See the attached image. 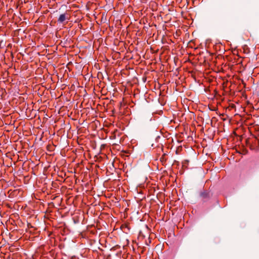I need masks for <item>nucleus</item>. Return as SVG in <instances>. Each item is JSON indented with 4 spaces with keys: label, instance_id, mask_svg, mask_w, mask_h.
<instances>
[{
    "label": "nucleus",
    "instance_id": "f257e3e1",
    "mask_svg": "<svg viewBox=\"0 0 259 259\" xmlns=\"http://www.w3.org/2000/svg\"><path fill=\"white\" fill-rule=\"evenodd\" d=\"M69 19V16L67 13H63L61 14L58 19V22L60 23H64L66 20H68Z\"/></svg>",
    "mask_w": 259,
    "mask_h": 259
},
{
    "label": "nucleus",
    "instance_id": "f03ea898",
    "mask_svg": "<svg viewBox=\"0 0 259 259\" xmlns=\"http://www.w3.org/2000/svg\"><path fill=\"white\" fill-rule=\"evenodd\" d=\"M199 195L200 197L204 200L209 199L210 196L209 193L205 191L200 192Z\"/></svg>",
    "mask_w": 259,
    "mask_h": 259
},
{
    "label": "nucleus",
    "instance_id": "7ed1b4c3",
    "mask_svg": "<svg viewBox=\"0 0 259 259\" xmlns=\"http://www.w3.org/2000/svg\"><path fill=\"white\" fill-rule=\"evenodd\" d=\"M223 9H219L215 12V15L217 17H220L223 15Z\"/></svg>",
    "mask_w": 259,
    "mask_h": 259
},
{
    "label": "nucleus",
    "instance_id": "20e7f679",
    "mask_svg": "<svg viewBox=\"0 0 259 259\" xmlns=\"http://www.w3.org/2000/svg\"><path fill=\"white\" fill-rule=\"evenodd\" d=\"M189 161L188 160H185L183 162V165L184 166L185 164H188L189 163Z\"/></svg>",
    "mask_w": 259,
    "mask_h": 259
},
{
    "label": "nucleus",
    "instance_id": "39448f33",
    "mask_svg": "<svg viewBox=\"0 0 259 259\" xmlns=\"http://www.w3.org/2000/svg\"><path fill=\"white\" fill-rule=\"evenodd\" d=\"M257 142H258V148H259V140H257Z\"/></svg>",
    "mask_w": 259,
    "mask_h": 259
}]
</instances>
